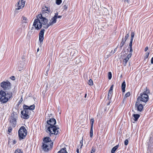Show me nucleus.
Returning <instances> with one entry per match:
<instances>
[{
  "label": "nucleus",
  "mask_w": 153,
  "mask_h": 153,
  "mask_svg": "<svg viewBox=\"0 0 153 153\" xmlns=\"http://www.w3.org/2000/svg\"><path fill=\"white\" fill-rule=\"evenodd\" d=\"M134 32H132L131 33V41H132L134 37Z\"/></svg>",
  "instance_id": "c85d7f7f"
},
{
  "label": "nucleus",
  "mask_w": 153,
  "mask_h": 153,
  "mask_svg": "<svg viewBox=\"0 0 153 153\" xmlns=\"http://www.w3.org/2000/svg\"><path fill=\"white\" fill-rule=\"evenodd\" d=\"M94 120L93 119H91L90 120V123L91 124V127H93Z\"/></svg>",
  "instance_id": "473e14b6"
},
{
  "label": "nucleus",
  "mask_w": 153,
  "mask_h": 153,
  "mask_svg": "<svg viewBox=\"0 0 153 153\" xmlns=\"http://www.w3.org/2000/svg\"><path fill=\"white\" fill-rule=\"evenodd\" d=\"M12 130V128L11 127H10L8 128V131L9 133H10L11 132Z\"/></svg>",
  "instance_id": "79ce46f5"
},
{
  "label": "nucleus",
  "mask_w": 153,
  "mask_h": 153,
  "mask_svg": "<svg viewBox=\"0 0 153 153\" xmlns=\"http://www.w3.org/2000/svg\"><path fill=\"white\" fill-rule=\"evenodd\" d=\"M46 25L45 26L43 27V28H44L46 29H47L51 25H50V24L49 23H47Z\"/></svg>",
  "instance_id": "72a5a7b5"
},
{
  "label": "nucleus",
  "mask_w": 153,
  "mask_h": 153,
  "mask_svg": "<svg viewBox=\"0 0 153 153\" xmlns=\"http://www.w3.org/2000/svg\"><path fill=\"white\" fill-rule=\"evenodd\" d=\"M126 40H124L123 39V37L122 38V42L120 44V46L121 49H122V47L123 46V45H124V44L125 43Z\"/></svg>",
  "instance_id": "b1692460"
},
{
  "label": "nucleus",
  "mask_w": 153,
  "mask_h": 153,
  "mask_svg": "<svg viewBox=\"0 0 153 153\" xmlns=\"http://www.w3.org/2000/svg\"><path fill=\"white\" fill-rule=\"evenodd\" d=\"M76 152L77 153H79V149H77Z\"/></svg>",
  "instance_id": "4d7b16f0"
},
{
  "label": "nucleus",
  "mask_w": 153,
  "mask_h": 153,
  "mask_svg": "<svg viewBox=\"0 0 153 153\" xmlns=\"http://www.w3.org/2000/svg\"><path fill=\"white\" fill-rule=\"evenodd\" d=\"M21 114L23 116L22 117V118H23V119H28L29 117V115L27 113H25V112L22 113V111H21Z\"/></svg>",
  "instance_id": "f3484780"
},
{
  "label": "nucleus",
  "mask_w": 153,
  "mask_h": 153,
  "mask_svg": "<svg viewBox=\"0 0 153 153\" xmlns=\"http://www.w3.org/2000/svg\"><path fill=\"white\" fill-rule=\"evenodd\" d=\"M131 55L132 54L131 53H129L126 58L123 59V64L124 66H126V65L128 61L131 57Z\"/></svg>",
  "instance_id": "9b49d317"
},
{
  "label": "nucleus",
  "mask_w": 153,
  "mask_h": 153,
  "mask_svg": "<svg viewBox=\"0 0 153 153\" xmlns=\"http://www.w3.org/2000/svg\"><path fill=\"white\" fill-rule=\"evenodd\" d=\"M149 52L146 53V56H145V58L146 59L147 58L149 57Z\"/></svg>",
  "instance_id": "37998d69"
},
{
  "label": "nucleus",
  "mask_w": 153,
  "mask_h": 153,
  "mask_svg": "<svg viewBox=\"0 0 153 153\" xmlns=\"http://www.w3.org/2000/svg\"><path fill=\"white\" fill-rule=\"evenodd\" d=\"M119 147V145H117L113 147L112 150H111V153H114L116 150Z\"/></svg>",
  "instance_id": "4be33fe9"
},
{
  "label": "nucleus",
  "mask_w": 153,
  "mask_h": 153,
  "mask_svg": "<svg viewBox=\"0 0 153 153\" xmlns=\"http://www.w3.org/2000/svg\"><path fill=\"white\" fill-rule=\"evenodd\" d=\"M39 50V48H38L37 49V52H38Z\"/></svg>",
  "instance_id": "680f3d73"
},
{
  "label": "nucleus",
  "mask_w": 153,
  "mask_h": 153,
  "mask_svg": "<svg viewBox=\"0 0 153 153\" xmlns=\"http://www.w3.org/2000/svg\"><path fill=\"white\" fill-rule=\"evenodd\" d=\"M128 36H129V33H128L126 35V36H125V37H124V38L123 39L124 40H125L126 41V40L127 39V38L128 37Z\"/></svg>",
  "instance_id": "f704fd0d"
},
{
  "label": "nucleus",
  "mask_w": 153,
  "mask_h": 153,
  "mask_svg": "<svg viewBox=\"0 0 153 153\" xmlns=\"http://www.w3.org/2000/svg\"><path fill=\"white\" fill-rule=\"evenodd\" d=\"M95 152V149H91V151L90 153H94Z\"/></svg>",
  "instance_id": "09e8293b"
},
{
  "label": "nucleus",
  "mask_w": 153,
  "mask_h": 153,
  "mask_svg": "<svg viewBox=\"0 0 153 153\" xmlns=\"http://www.w3.org/2000/svg\"><path fill=\"white\" fill-rule=\"evenodd\" d=\"M135 106L137 107L138 111L141 112L143 109V106L142 104H139L138 102H136L135 103Z\"/></svg>",
  "instance_id": "f8f14e48"
},
{
  "label": "nucleus",
  "mask_w": 153,
  "mask_h": 153,
  "mask_svg": "<svg viewBox=\"0 0 153 153\" xmlns=\"http://www.w3.org/2000/svg\"><path fill=\"white\" fill-rule=\"evenodd\" d=\"M45 29H42L39 33V41L40 43L42 42L44 39V35L45 32Z\"/></svg>",
  "instance_id": "9d476101"
},
{
  "label": "nucleus",
  "mask_w": 153,
  "mask_h": 153,
  "mask_svg": "<svg viewBox=\"0 0 153 153\" xmlns=\"http://www.w3.org/2000/svg\"><path fill=\"white\" fill-rule=\"evenodd\" d=\"M25 0H20L18 3L17 8H16V10H19L22 9L25 6Z\"/></svg>",
  "instance_id": "1a4fd4ad"
},
{
  "label": "nucleus",
  "mask_w": 153,
  "mask_h": 153,
  "mask_svg": "<svg viewBox=\"0 0 153 153\" xmlns=\"http://www.w3.org/2000/svg\"><path fill=\"white\" fill-rule=\"evenodd\" d=\"M1 86L4 90H7L11 88V84L8 81H3L1 83Z\"/></svg>",
  "instance_id": "423d86ee"
},
{
  "label": "nucleus",
  "mask_w": 153,
  "mask_h": 153,
  "mask_svg": "<svg viewBox=\"0 0 153 153\" xmlns=\"http://www.w3.org/2000/svg\"><path fill=\"white\" fill-rule=\"evenodd\" d=\"M53 145V143H52L51 144L42 143V148L44 151L48 152L52 148Z\"/></svg>",
  "instance_id": "0eeeda50"
},
{
  "label": "nucleus",
  "mask_w": 153,
  "mask_h": 153,
  "mask_svg": "<svg viewBox=\"0 0 153 153\" xmlns=\"http://www.w3.org/2000/svg\"><path fill=\"white\" fill-rule=\"evenodd\" d=\"M19 137L20 140L25 139L27 135V131L25 127L22 126L18 131Z\"/></svg>",
  "instance_id": "20e7f679"
},
{
  "label": "nucleus",
  "mask_w": 153,
  "mask_h": 153,
  "mask_svg": "<svg viewBox=\"0 0 153 153\" xmlns=\"http://www.w3.org/2000/svg\"><path fill=\"white\" fill-rule=\"evenodd\" d=\"M28 107V106L26 105H23V109L24 110L22 111V113H23L24 112H25V113H27V114H29L30 110L28 109L27 108Z\"/></svg>",
  "instance_id": "4468645a"
},
{
  "label": "nucleus",
  "mask_w": 153,
  "mask_h": 153,
  "mask_svg": "<svg viewBox=\"0 0 153 153\" xmlns=\"http://www.w3.org/2000/svg\"><path fill=\"white\" fill-rule=\"evenodd\" d=\"M112 95L108 93V100L111 99Z\"/></svg>",
  "instance_id": "4c0bfd02"
},
{
  "label": "nucleus",
  "mask_w": 153,
  "mask_h": 153,
  "mask_svg": "<svg viewBox=\"0 0 153 153\" xmlns=\"http://www.w3.org/2000/svg\"><path fill=\"white\" fill-rule=\"evenodd\" d=\"M93 135V127H91L90 133V136L91 137H92Z\"/></svg>",
  "instance_id": "a878e982"
},
{
  "label": "nucleus",
  "mask_w": 153,
  "mask_h": 153,
  "mask_svg": "<svg viewBox=\"0 0 153 153\" xmlns=\"http://www.w3.org/2000/svg\"><path fill=\"white\" fill-rule=\"evenodd\" d=\"M149 49V48L148 47H146L144 51H146Z\"/></svg>",
  "instance_id": "3c124183"
},
{
  "label": "nucleus",
  "mask_w": 153,
  "mask_h": 153,
  "mask_svg": "<svg viewBox=\"0 0 153 153\" xmlns=\"http://www.w3.org/2000/svg\"><path fill=\"white\" fill-rule=\"evenodd\" d=\"M49 66H50V65H49L48 66V65L47 66V67H48V68L46 70V74H46V75H47L48 74V71H49Z\"/></svg>",
  "instance_id": "ea45409f"
},
{
  "label": "nucleus",
  "mask_w": 153,
  "mask_h": 153,
  "mask_svg": "<svg viewBox=\"0 0 153 153\" xmlns=\"http://www.w3.org/2000/svg\"><path fill=\"white\" fill-rule=\"evenodd\" d=\"M153 48V43L152 44V48Z\"/></svg>",
  "instance_id": "e2e57ef3"
},
{
  "label": "nucleus",
  "mask_w": 153,
  "mask_h": 153,
  "mask_svg": "<svg viewBox=\"0 0 153 153\" xmlns=\"http://www.w3.org/2000/svg\"><path fill=\"white\" fill-rule=\"evenodd\" d=\"M17 114L16 112H13L11 114L10 118V122L12 127H14L15 126L16 123V120L17 119Z\"/></svg>",
  "instance_id": "39448f33"
},
{
  "label": "nucleus",
  "mask_w": 153,
  "mask_h": 153,
  "mask_svg": "<svg viewBox=\"0 0 153 153\" xmlns=\"http://www.w3.org/2000/svg\"><path fill=\"white\" fill-rule=\"evenodd\" d=\"M145 93L146 94H147L149 93V91L148 89H146V91L143 92V93Z\"/></svg>",
  "instance_id": "58836bf2"
},
{
  "label": "nucleus",
  "mask_w": 153,
  "mask_h": 153,
  "mask_svg": "<svg viewBox=\"0 0 153 153\" xmlns=\"http://www.w3.org/2000/svg\"><path fill=\"white\" fill-rule=\"evenodd\" d=\"M151 64H153V57L151 59Z\"/></svg>",
  "instance_id": "5fc2aeb1"
},
{
  "label": "nucleus",
  "mask_w": 153,
  "mask_h": 153,
  "mask_svg": "<svg viewBox=\"0 0 153 153\" xmlns=\"http://www.w3.org/2000/svg\"><path fill=\"white\" fill-rule=\"evenodd\" d=\"M22 22L21 23H26L27 22V19L26 17L22 16L21 18Z\"/></svg>",
  "instance_id": "6ab92c4d"
},
{
  "label": "nucleus",
  "mask_w": 153,
  "mask_h": 153,
  "mask_svg": "<svg viewBox=\"0 0 153 153\" xmlns=\"http://www.w3.org/2000/svg\"><path fill=\"white\" fill-rule=\"evenodd\" d=\"M128 143V141L127 139H126L125 140L124 142L125 145L127 146Z\"/></svg>",
  "instance_id": "e433bc0d"
},
{
  "label": "nucleus",
  "mask_w": 153,
  "mask_h": 153,
  "mask_svg": "<svg viewBox=\"0 0 153 153\" xmlns=\"http://www.w3.org/2000/svg\"><path fill=\"white\" fill-rule=\"evenodd\" d=\"M10 78L12 80H15V78L14 76H12L10 77Z\"/></svg>",
  "instance_id": "de8ad7c7"
},
{
  "label": "nucleus",
  "mask_w": 153,
  "mask_h": 153,
  "mask_svg": "<svg viewBox=\"0 0 153 153\" xmlns=\"http://www.w3.org/2000/svg\"><path fill=\"white\" fill-rule=\"evenodd\" d=\"M57 153H67L66 150V148H64L62 149Z\"/></svg>",
  "instance_id": "5701e85b"
},
{
  "label": "nucleus",
  "mask_w": 153,
  "mask_h": 153,
  "mask_svg": "<svg viewBox=\"0 0 153 153\" xmlns=\"http://www.w3.org/2000/svg\"><path fill=\"white\" fill-rule=\"evenodd\" d=\"M44 143H42L50 144H51L52 143H53L51 141V138L49 137H45L43 139Z\"/></svg>",
  "instance_id": "ddd939ff"
},
{
  "label": "nucleus",
  "mask_w": 153,
  "mask_h": 153,
  "mask_svg": "<svg viewBox=\"0 0 153 153\" xmlns=\"http://www.w3.org/2000/svg\"><path fill=\"white\" fill-rule=\"evenodd\" d=\"M55 16L53 17L50 20V22L49 23L50 24V25H52L54 24H55L56 22L57 18H55Z\"/></svg>",
  "instance_id": "2eb2a0df"
},
{
  "label": "nucleus",
  "mask_w": 153,
  "mask_h": 153,
  "mask_svg": "<svg viewBox=\"0 0 153 153\" xmlns=\"http://www.w3.org/2000/svg\"><path fill=\"white\" fill-rule=\"evenodd\" d=\"M132 41H131L129 43V46L130 48H132Z\"/></svg>",
  "instance_id": "a19ab883"
},
{
  "label": "nucleus",
  "mask_w": 153,
  "mask_h": 153,
  "mask_svg": "<svg viewBox=\"0 0 153 153\" xmlns=\"http://www.w3.org/2000/svg\"><path fill=\"white\" fill-rule=\"evenodd\" d=\"M15 153H23L21 149H18L15 151Z\"/></svg>",
  "instance_id": "bb28decb"
},
{
  "label": "nucleus",
  "mask_w": 153,
  "mask_h": 153,
  "mask_svg": "<svg viewBox=\"0 0 153 153\" xmlns=\"http://www.w3.org/2000/svg\"><path fill=\"white\" fill-rule=\"evenodd\" d=\"M24 64L23 62H19L18 64V68L19 71L22 70L23 69Z\"/></svg>",
  "instance_id": "dca6fc26"
},
{
  "label": "nucleus",
  "mask_w": 153,
  "mask_h": 153,
  "mask_svg": "<svg viewBox=\"0 0 153 153\" xmlns=\"http://www.w3.org/2000/svg\"><path fill=\"white\" fill-rule=\"evenodd\" d=\"M16 143V140H13V144H15Z\"/></svg>",
  "instance_id": "864d4df0"
},
{
  "label": "nucleus",
  "mask_w": 153,
  "mask_h": 153,
  "mask_svg": "<svg viewBox=\"0 0 153 153\" xmlns=\"http://www.w3.org/2000/svg\"><path fill=\"white\" fill-rule=\"evenodd\" d=\"M117 48H115L114 50V53L117 51Z\"/></svg>",
  "instance_id": "bf43d9fd"
},
{
  "label": "nucleus",
  "mask_w": 153,
  "mask_h": 153,
  "mask_svg": "<svg viewBox=\"0 0 153 153\" xmlns=\"http://www.w3.org/2000/svg\"><path fill=\"white\" fill-rule=\"evenodd\" d=\"M124 2H128V0H124Z\"/></svg>",
  "instance_id": "13d9d810"
},
{
  "label": "nucleus",
  "mask_w": 153,
  "mask_h": 153,
  "mask_svg": "<svg viewBox=\"0 0 153 153\" xmlns=\"http://www.w3.org/2000/svg\"><path fill=\"white\" fill-rule=\"evenodd\" d=\"M13 97V93L12 92L4 91L3 90L0 91V101L1 103L7 102L8 101Z\"/></svg>",
  "instance_id": "7ed1b4c3"
},
{
  "label": "nucleus",
  "mask_w": 153,
  "mask_h": 153,
  "mask_svg": "<svg viewBox=\"0 0 153 153\" xmlns=\"http://www.w3.org/2000/svg\"><path fill=\"white\" fill-rule=\"evenodd\" d=\"M88 83L90 85H92L93 84V83L92 80L91 79H89V80Z\"/></svg>",
  "instance_id": "c756f323"
},
{
  "label": "nucleus",
  "mask_w": 153,
  "mask_h": 153,
  "mask_svg": "<svg viewBox=\"0 0 153 153\" xmlns=\"http://www.w3.org/2000/svg\"><path fill=\"white\" fill-rule=\"evenodd\" d=\"M22 97H21V99L20 100H19V102H18V104H19V105L22 102Z\"/></svg>",
  "instance_id": "c03bdc74"
},
{
  "label": "nucleus",
  "mask_w": 153,
  "mask_h": 153,
  "mask_svg": "<svg viewBox=\"0 0 153 153\" xmlns=\"http://www.w3.org/2000/svg\"><path fill=\"white\" fill-rule=\"evenodd\" d=\"M58 13H55V15L54 16H56V17L55 18H57V16H58Z\"/></svg>",
  "instance_id": "8fccbe9b"
},
{
  "label": "nucleus",
  "mask_w": 153,
  "mask_h": 153,
  "mask_svg": "<svg viewBox=\"0 0 153 153\" xmlns=\"http://www.w3.org/2000/svg\"><path fill=\"white\" fill-rule=\"evenodd\" d=\"M140 96L138 98L137 100H140V101L145 102L147 101L149 99V96L147 94L144 93L142 94H140Z\"/></svg>",
  "instance_id": "6e6552de"
},
{
  "label": "nucleus",
  "mask_w": 153,
  "mask_h": 153,
  "mask_svg": "<svg viewBox=\"0 0 153 153\" xmlns=\"http://www.w3.org/2000/svg\"><path fill=\"white\" fill-rule=\"evenodd\" d=\"M130 48V52L131 53H131L132 54V53L133 52L132 48Z\"/></svg>",
  "instance_id": "603ef678"
},
{
  "label": "nucleus",
  "mask_w": 153,
  "mask_h": 153,
  "mask_svg": "<svg viewBox=\"0 0 153 153\" xmlns=\"http://www.w3.org/2000/svg\"><path fill=\"white\" fill-rule=\"evenodd\" d=\"M86 96H87V94H85V97H85V98L86 97Z\"/></svg>",
  "instance_id": "052dcab7"
},
{
  "label": "nucleus",
  "mask_w": 153,
  "mask_h": 153,
  "mask_svg": "<svg viewBox=\"0 0 153 153\" xmlns=\"http://www.w3.org/2000/svg\"><path fill=\"white\" fill-rule=\"evenodd\" d=\"M130 92H128L125 94V97L126 98L130 96Z\"/></svg>",
  "instance_id": "2f4dec72"
},
{
  "label": "nucleus",
  "mask_w": 153,
  "mask_h": 153,
  "mask_svg": "<svg viewBox=\"0 0 153 153\" xmlns=\"http://www.w3.org/2000/svg\"><path fill=\"white\" fill-rule=\"evenodd\" d=\"M140 115L139 114H134L133 115V116L134 117V120L135 121H137L139 118V117H140Z\"/></svg>",
  "instance_id": "412c9836"
},
{
  "label": "nucleus",
  "mask_w": 153,
  "mask_h": 153,
  "mask_svg": "<svg viewBox=\"0 0 153 153\" xmlns=\"http://www.w3.org/2000/svg\"><path fill=\"white\" fill-rule=\"evenodd\" d=\"M42 13L37 16V19H35L34 22L33 26L35 28L39 30L42 27V25H45L48 23V20L44 16H47L50 13L51 10L49 8L46 6H43L42 8Z\"/></svg>",
  "instance_id": "f257e3e1"
},
{
  "label": "nucleus",
  "mask_w": 153,
  "mask_h": 153,
  "mask_svg": "<svg viewBox=\"0 0 153 153\" xmlns=\"http://www.w3.org/2000/svg\"><path fill=\"white\" fill-rule=\"evenodd\" d=\"M108 79H111L112 77V74L111 72H109L108 74Z\"/></svg>",
  "instance_id": "7c9ffc66"
},
{
  "label": "nucleus",
  "mask_w": 153,
  "mask_h": 153,
  "mask_svg": "<svg viewBox=\"0 0 153 153\" xmlns=\"http://www.w3.org/2000/svg\"><path fill=\"white\" fill-rule=\"evenodd\" d=\"M57 18H60L62 17V16H57Z\"/></svg>",
  "instance_id": "6e6d98bb"
},
{
  "label": "nucleus",
  "mask_w": 153,
  "mask_h": 153,
  "mask_svg": "<svg viewBox=\"0 0 153 153\" xmlns=\"http://www.w3.org/2000/svg\"><path fill=\"white\" fill-rule=\"evenodd\" d=\"M113 86H114V85H112L110 88V89L109 90H112L113 91Z\"/></svg>",
  "instance_id": "49530a36"
},
{
  "label": "nucleus",
  "mask_w": 153,
  "mask_h": 153,
  "mask_svg": "<svg viewBox=\"0 0 153 153\" xmlns=\"http://www.w3.org/2000/svg\"><path fill=\"white\" fill-rule=\"evenodd\" d=\"M124 100H125V99H123V101Z\"/></svg>",
  "instance_id": "0e129e2a"
},
{
  "label": "nucleus",
  "mask_w": 153,
  "mask_h": 153,
  "mask_svg": "<svg viewBox=\"0 0 153 153\" xmlns=\"http://www.w3.org/2000/svg\"><path fill=\"white\" fill-rule=\"evenodd\" d=\"M80 143L81 144V146L80 147V149H81L82 146H83V137L82 138V140L80 141Z\"/></svg>",
  "instance_id": "c9c22d12"
},
{
  "label": "nucleus",
  "mask_w": 153,
  "mask_h": 153,
  "mask_svg": "<svg viewBox=\"0 0 153 153\" xmlns=\"http://www.w3.org/2000/svg\"><path fill=\"white\" fill-rule=\"evenodd\" d=\"M35 107V106L34 105H31L30 106H28V107H27L28 109L29 110H33Z\"/></svg>",
  "instance_id": "393cba45"
},
{
  "label": "nucleus",
  "mask_w": 153,
  "mask_h": 153,
  "mask_svg": "<svg viewBox=\"0 0 153 153\" xmlns=\"http://www.w3.org/2000/svg\"><path fill=\"white\" fill-rule=\"evenodd\" d=\"M62 2V0H56V3L57 5H60L61 3Z\"/></svg>",
  "instance_id": "cd10ccee"
},
{
  "label": "nucleus",
  "mask_w": 153,
  "mask_h": 153,
  "mask_svg": "<svg viewBox=\"0 0 153 153\" xmlns=\"http://www.w3.org/2000/svg\"><path fill=\"white\" fill-rule=\"evenodd\" d=\"M45 115L46 116V117L47 120H49L51 118H53L52 114L51 113H48V111H46L45 114Z\"/></svg>",
  "instance_id": "a211bd4d"
},
{
  "label": "nucleus",
  "mask_w": 153,
  "mask_h": 153,
  "mask_svg": "<svg viewBox=\"0 0 153 153\" xmlns=\"http://www.w3.org/2000/svg\"><path fill=\"white\" fill-rule=\"evenodd\" d=\"M47 125L45 126L46 131L49 134L50 136L53 134L56 135L60 133V129L58 126H55L56 121L55 119L53 118L47 120Z\"/></svg>",
  "instance_id": "f03ea898"
},
{
  "label": "nucleus",
  "mask_w": 153,
  "mask_h": 153,
  "mask_svg": "<svg viewBox=\"0 0 153 153\" xmlns=\"http://www.w3.org/2000/svg\"><path fill=\"white\" fill-rule=\"evenodd\" d=\"M126 82L124 81L122 83V86H121V88L122 91L123 92H124L125 91V88H126Z\"/></svg>",
  "instance_id": "aec40b11"
},
{
  "label": "nucleus",
  "mask_w": 153,
  "mask_h": 153,
  "mask_svg": "<svg viewBox=\"0 0 153 153\" xmlns=\"http://www.w3.org/2000/svg\"><path fill=\"white\" fill-rule=\"evenodd\" d=\"M113 91L109 90L108 91V94H110L112 95L113 94Z\"/></svg>",
  "instance_id": "a18cd8bd"
}]
</instances>
